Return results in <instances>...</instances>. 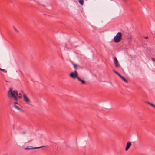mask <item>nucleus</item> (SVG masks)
<instances>
[{"instance_id": "obj_22", "label": "nucleus", "mask_w": 155, "mask_h": 155, "mask_svg": "<svg viewBox=\"0 0 155 155\" xmlns=\"http://www.w3.org/2000/svg\"><path fill=\"white\" fill-rule=\"evenodd\" d=\"M14 104L15 105V104H18V103L16 102L14 103Z\"/></svg>"}, {"instance_id": "obj_17", "label": "nucleus", "mask_w": 155, "mask_h": 155, "mask_svg": "<svg viewBox=\"0 0 155 155\" xmlns=\"http://www.w3.org/2000/svg\"><path fill=\"white\" fill-rule=\"evenodd\" d=\"M113 71L116 74H117L119 76H120V74H119L116 71H115L113 70Z\"/></svg>"}, {"instance_id": "obj_13", "label": "nucleus", "mask_w": 155, "mask_h": 155, "mask_svg": "<svg viewBox=\"0 0 155 155\" xmlns=\"http://www.w3.org/2000/svg\"><path fill=\"white\" fill-rule=\"evenodd\" d=\"M17 97H18L20 99H21L22 98V96L21 94L19 93V94H18V95H17Z\"/></svg>"}, {"instance_id": "obj_7", "label": "nucleus", "mask_w": 155, "mask_h": 155, "mask_svg": "<svg viewBox=\"0 0 155 155\" xmlns=\"http://www.w3.org/2000/svg\"><path fill=\"white\" fill-rule=\"evenodd\" d=\"M132 144L130 142L128 141L127 142L126 147H125V150L126 151H127L129 148L131 146Z\"/></svg>"}, {"instance_id": "obj_12", "label": "nucleus", "mask_w": 155, "mask_h": 155, "mask_svg": "<svg viewBox=\"0 0 155 155\" xmlns=\"http://www.w3.org/2000/svg\"><path fill=\"white\" fill-rule=\"evenodd\" d=\"M119 77H120V78H121L126 83H127L128 82L127 80H126L124 77L121 76L120 75Z\"/></svg>"}, {"instance_id": "obj_15", "label": "nucleus", "mask_w": 155, "mask_h": 155, "mask_svg": "<svg viewBox=\"0 0 155 155\" xmlns=\"http://www.w3.org/2000/svg\"><path fill=\"white\" fill-rule=\"evenodd\" d=\"M79 2L82 5L84 4V1L83 0H79Z\"/></svg>"}, {"instance_id": "obj_14", "label": "nucleus", "mask_w": 155, "mask_h": 155, "mask_svg": "<svg viewBox=\"0 0 155 155\" xmlns=\"http://www.w3.org/2000/svg\"><path fill=\"white\" fill-rule=\"evenodd\" d=\"M29 138L27 139V140L28 141H31L34 139V138H31V135L30 136V137H29Z\"/></svg>"}, {"instance_id": "obj_16", "label": "nucleus", "mask_w": 155, "mask_h": 155, "mask_svg": "<svg viewBox=\"0 0 155 155\" xmlns=\"http://www.w3.org/2000/svg\"><path fill=\"white\" fill-rule=\"evenodd\" d=\"M0 69L4 73H6L7 72V71L5 69H1V68H0Z\"/></svg>"}, {"instance_id": "obj_11", "label": "nucleus", "mask_w": 155, "mask_h": 155, "mask_svg": "<svg viewBox=\"0 0 155 155\" xmlns=\"http://www.w3.org/2000/svg\"><path fill=\"white\" fill-rule=\"evenodd\" d=\"M146 103L147 104H149V105H150V106H151L153 107L155 109V105H154V104L148 102H147Z\"/></svg>"}, {"instance_id": "obj_20", "label": "nucleus", "mask_w": 155, "mask_h": 155, "mask_svg": "<svg viewBox=\"0 0 155 155\" xmlns=\"http://www.w3.org/2000/svg\"><path fill=\"white\" fill-rule=\"evenodd\" d=\"M12 128L13 129H14L15 128V126L14 125H12Z\"/></svg>"}, {"instance_id": "obj_3", "label": "nucleus", "mask_w": 155, "mask_h": 155, "mask_svg": "<svg viewBox=\"0 0 155 155\" xmlns=\"http://www.w3.org/2000/svg\"><path fill=\"white\" fill-rule=\"evenodd\" d=\"M73 79H75L78 78V73L76 70H75L74 72H71L69 75Z\"/></svg>"}, {"instance_id": "obj_9", "label": "nucleus", "mask_w": 155, "mask_h": 155, "mask_svg": "<svg viewBox=\"0 0 155 155\" xmlns=\"http://www.w3.org/2000/svg\"><path fill=\"white\" fill-rule=\"evenodd\" d=\"M14 107L15 108L18 110L20 111V112H24V110L21 109L20 108L18 107V106L15 105Z\"/></svg>"}, {"instance_id": "obj_6", "label": "nucleus", "mask_w": 155, "mask_h": 155, "mask_svg": "<svg viewBox=\"0 0 155 155\" xmlns=\"http://www.w3.org/2000/svg\"><path fill=\"white\" fill-rule=\"evenodd\" d=\"M113 60L115 67L117 68H119L120 65L116 57H114L113 58Z\"/></svg>"}, {"instance_id": "obj_18", "label": "nucleus", "mask_w": 155, "mask_h": 155, "mask_svg": "<svg viewBox=\"0 0 155 155\" xmlns=\"http://www.w3.org/2000/svg\"><path fill=\"white\" fill-rule=\"evenodd\" d=\"M13 28L14 29V30H15V31L17 32L18 33L19 32V31H18L16 29V28H15V27H13Z\"/></svg>"}, {"instance_id": "obj_19", "label": "nucleus", "mask_w": 155, "mask_h": 155, "mask_svg": "<svg viewBox=\"0 0 155 155\" xmlns=\"http://www.w3.org/2000/svg\"><path fill=\"white\" fill-rule=\"evenodd\" d=\"M151 59L154 62L155 61V59L154 58H152Z\"/></svg>"}, {"instance_id": "obj_24", "label": "nucleus", "mask_w": 155, "mask_h": 155, "mask_svg": "<svg viewBox=\"0 0 155 155\" xmlns=\"http://www.w3.org/2000/svg\"><path fill=\"white\" fill-rule=\"evenodd\" d=\"M139 1H141V0H139Z\"/></svg>"}, {"instance_id": "obj_8", "label": "nucleus", "mask_w": 155, "mask_h": 155, "mask_svg": "<svg viewBox=\"0 0 155 155\" xmlns=\"http://www.w3.org/2000/svg\"><path fill=\"white\" fill-rule=\"evenodd\" d=\"M73 65L74 68L77 69L79 70L80 69H81V70H82L83 69V68L81 67L79 65L74 64H73Z\"/></svg>"}, {"instance_id": "obj_10", "label": "nucleus", "mask_w": 155, "mask_h": 155, "mask_svg": "<svg viewBox=\"0 0 155 155\" xmlns=\"http://www.w3.org/2000/svg\"><path fill=\"white\" fill-rule=\"evenodd\" d=\"M79 81H81L82 83L83 84H85V82L84 81L81 79H80L79 77H78L77 79Z\"/></svg>"}, {"instance_id": "obj_21", "label": "nucleus", "mask_w": 155, "mask_h": 155, "mask_svg": "<svg viewBox=\"0 0 155 155\" xmlns=\"http://www.w3.org/2000/svg\"><path fill=\"white\" fill-rule=\"evenodd\" d=\"M147 38H148V37H147V36H146V37H145V38L146 39H147Z\"/></svg>"}, {"instance_id": "obj_23", "label": "nucleus", "mask_w": 155, "mask_h": 155, "mask_svg": "<svg viewBox=\"0 0 155 155\" xmlns=\"http://www.w3.org/2000/svg\"><path fill=\"white\" fill-rule=\"evenodd\" d=\"M124 1H125V0H123Z\"/></svg>"}, {"instance_id": "obj_2", "label": "nucleus", "mask_w": 155, "mask_h": 155, "mask_svg": "<svg viewBox=\"0 0 155 155\" xmlns=\"http://www.w3.org/2000/svg\"><path fill=\"white\" fill-rule=\"evenodd\" d=\"M121 33L120 32H118L116 36L114 37V41L116 43L119 42L121 39Z\"/></svg>"}, {"instance_id": "obj_1", "label": "nucleus", "mask_w": 155, "mask_h": 155, "mask_svg": "<svg viewBox=\"0 0 155 155\" xmlns=\"http://www.w3.org/2000/svg\"><path fill=\"white\" fill-rule=\"evenodd\" d=\"M18 95V91L17 90H13L10 88L8 91V97L9 98H12L15 101H17L18 99L17 97Z\"/></svg>"}, {"instance_id": "obj_4", "label": "nucleus", "mask_w": 155, "mask_h": 155, "mask_svg": "<svg viewBox=\"0 0 155 155\" xmlns=\"http://www.w3.org/2000/svg\"><path fill=\"white\" fill-rule=\"evenodd\" d=\"M23 98L24 101L27 104L31 103V101L29 98L25 94H23Z\"/></svg>"}, {"instance_id": "obj_5", "label": "nucleus", "mask_w": 155, "mask_h": 155, "mask_svg": "<svg viewBox=\"0 0 155 155\" xmlns=\"http://www.w3.org/2000/svg\"><path fill=\"white\" fill-rule=\"evenodd\" d=\"M45 146H42L38 147H33L31 146H28L27 147L25 148V150H32V149H39L43 147H45Z\"/></svg>"}]
</instances>
